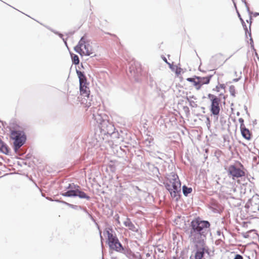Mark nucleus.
I'll use <instances>...</instances> for the list:
<instances>
[{"instance_id":"f257e3e1","label":"nucleus","mask_w":259,"mask_h":259,"mask_svg":"<svg viewBox=\"0 0 259 259\" xmlns=\"http://www.w3.org/2000/svg\"><path fill=\"white\" fill-rule=\"evenodd\" d=\"M210 223L207 221H201L199 218L193 220L190 225V231L189 237L194 243L205 245L204 239L209 231Z\"/></svg>"},{"instance_id":"f03ea898","label":"nucleus","mask_w":259,"mask_h":259,"mask_svg":"<svg viewBox=\"0 0 259 259\" xmlns=\"http://www.w3.org/2000/svg\"><path fill=\"white\" fill-rule=\"evenodd\" d=\"M181 187V184L178 175L174 173L169 175L165 183V187L169 192L171 196L177 200L179 197Z\"/></svg>"},{"instance_id":"7ed1b4c3","label":"nucleus","mask_w":259,"mask_h":259,"mask_svg":"<svg viewBox=\"0 0 259 259\" xmlns=\"http://www.w3.org/2000/svg\"><path fill=\"white\" fill-rule=\"evenodd\" d=\"M242 168L237 167L235 165H230L228 168L227 172L230 177H231L233 180H237L238 184L245 185L247 184L246 173L244 170L242 165Z\"/></svg>"},{"instance_id":"20e7f679","label":"nucleus","mask_w":259,"mask_h":259,"mask_svg":"<svg viewBox=\"0 0 259 259\" xmlns=\"http://www.w3.org/2000/svg\"><path fill=\"white\" fill-rule=\"evenodd\" d=\"M74 50L80 55L89 56L93 53V48L85 36L81 37Z\"/></svg>"},{"instance_id":"39448f33","label":"nucleus","mask_w":259,"mask_h":259,"mask_svg":"<svg viewBox=\"0 0 259 259\" xmlns=\"http://www.w3.org/2000/svg\"><path fill=\"white\" fill-rule=\"evenodd\" d=\"M76 73L79 80V90L80 95L85 97L89 98L90 94L89 88L88 87V83L85 76L80 71L76 70Z\"/></svg>"},{"instance_id":"423d86ee","label":"nucleus","mask_w":259,"mask_h":259,"mask_svg":"<svg viewBox=\"0 0 259 259\" xmlns=\"http://www.w3.org/2000/svg\"><path fill=\"white\" fill-rule=\"evenodd\" d=\"M11 138L14 140V145L16 149L20 148L25 143L26 137L23 131H12Z\"/></svg>"},{"instance_id":"0eeeda50","label":"nucleus","mask_w":259,"mask_h":259,"mask_svg":"<svg viewBox=\"0 0 259 259\" xmlns=\"http://www.w3.org/2000/svg\"><path fill=\"white\" fill-rule=\"evenodd\" d=\"M208 98L211 101L210 112L213 115H219L221 110V99L216 96L211 94L208 95Z\"/></svg>"},{"instance_id":"6e6552de","label":"nucleus","mask_w":259,"mask_h":259,"mask_svg":"<svg viewBox=\"0 0 259 259\" xmlns=\"http://www.w3.org/2000/svg\"><path fill=\"white\" fill-rule=\"evenodd\" d=\"M108 244L110 248L117 251H120L123 249L121 243L119 242L117 238L113 236L109 231H107Z\"/></svg>"},{"instance_id":"1a4fd4ad","label":"nucleus","mask_w":259,"mask_h":259,"mask_svg":"<svg viewBox=\"0 0 259 259\" xmlns=\"http://www.w3.org/2000/svg\"><path fill=\"white\" fill-rule=\"evenodd\" d=\"M62 195L66 197L78 196L80 198H85L87 200L90 199V196H88L84 192L81 191L78 189L69 190L63 193Z\"/></svg>"},{"instance_id":"9d476101","label":"nucleus","mask_w":259,"mask_h":259,"mask_svg":"<svg viewBox=\"0 0 259 259\" xmlns=\"http://www.w3.org/2000/svg\"><path fill=\"white\" fill-rule=\"evenodd\" d=\"M226 60L225 57L223 55L219 54L214 57L213 61L216 66L220 67L224 64Z\"/></svg>"},{"instance_id":"9b49d317","label":"nucleus","mask_w":259,"mask_h":259,"mask_svg":"<svg viewBox=\"0 0 259 259\" xmlns=\"http://www.w3.org/2000/svg\"><path fill=\"white\" fill-rule=\"evenodd\" d=\"M240 130L242 136L246 140H250L251 138V133L249 130L245 127L244 123L241 124Z\"/></svg>"},{"instance_id":"f8f14e48","label":"nucleus","mask_w":259,"mask_h":259,"mask_svg":"<svg viewBox=\"0 0 259 259\" xmlns=\"http://www.w3.org/2000/svg\"><path fill=\"white\" fill-rule=\"evenodd\" d=\"M124 226L128 228L132 232H137L138 228L129 219H126L123 223Z\"/></svg>"},{"instance_id":"ddd939ff","label":"nucleus","mask_w":259,"mask_h":259,"mask_svg":"<svg viewBox=\"0 0 259 259\" xmlns=\"http://www.w3.org/2000/svg\"><path fill=\"white\" fill-rule=\"evenodd\" d=\"M211 76H207L206 77L197 76L196 78L199 82V85H200V89L201 88L203 84H208L209 83Z\"/></svg>"},{"instance_id":"4468645a","label":"nucleus","mask_w":259,"mask_h":259,"mask_svg":"<svg viewBox=\"0 0 259 259\" xmlns=\"http://www.w3.org/2000/svg\"><path fill=\"white\" fill-rule=\"evenodd\" d=\"M202 248L198 249L195 254V259H202L204 254V250H205V247L204 245L203 246H201Z\"/></svg>"},{"instance_id":"2eb2a0df","label":"nucleus","mask_w":259,"mask_h":259,"mask_svg":"<svg viewBox=\"0 0 259 259\" xmlns=\"http://www.w3.org/2000/svg\"><path fill=\"white\" fill-rule=\"evenodd\" d=\"M197 77V76H194V77L187 78V80L189 82H192L195 89L197 90H199L200 85H199V82L198 81V79L196 78Z\"/></svg>"},{"instance_id":"dca6fc26","label":"nucleus","mask_w":259,"mask_h":259,"mask_svg":"<svg viewBox=\"0 0 259 259\" xmlns=\"http://www.w3.org/2000/svg\"><path fill=\"white\" fill-rule=\"evenodd\" d=\"M108 125V122L104 120L100 123V128L104 134L109 133Z\"/></svg>"},{"instance_id":"f3484780","label":"nucleus","mask_w":259,"mask_h":259,"mask_svg":"<svg viewBox=\"0 0 259 259\" xmlns=\"http://www.w3.org/2000/svg\"><path fill=\"white\" fill-rule=\"evenodd\" d=\"M0 151L2 152L5 154H8L9 153V149L7 145L4 143L2 141L0 140Z\"/></svg>"},{"instance_id":"a211bd4d","label":"nucleus","mask_w":259,"mask_h":259,"mask_svg":"<svg viewBox=\"0 0 259 259\" xmlns=\"http://www.w3.org/2000/svg\"><path fill=\"white\" fill-rule=\"evenodd\" d=\"M183 193L185 196H187L189 194L191 193L192 191L191 188H188L186 186L183 187Z\"/></svg>"},{"instance_id":"6ab92c4d","label":"nucleus","mask_w":259,"mask_h":259,"mask_svg":"<svg viewBox=\"0 0 259 259\" xmlns=\"http://www.w3.org/2000/svg\"><path fill=\"white\" fill-rule=\"evenodd\" d=\"M72 58L73 62L74 63V64H75L76 65L79 64V58L77 55H74L73 56H72Z\"/></svg>"},{"instance_id":"aec40b11","label":"nucleus","mask_w":259,"mask_h":259,"mask_svg":"<svg viewBox=\"0 0 259 259\" xmlns=\"http://www.w3.org/2000/svg\"><path fill=\"white\" fill-rule=\"evenodd\" d=\"M236 77H237L234 78L233 79V80L234 81H235V82L237 81H238L240 79V78L241 77V73H240L239 75H236Z\"/></svg>"},{"instance_id":"412c9836","label":"nucleus","mask_w":259,"mask_h":259,"mask_svg":"<svg viewBox=\"0 0 259 259\" xmlns=\"http://www.w3.org/2000/svg\"><path fill=\"white\" fill-rule=\"evenodd\" d=\"M230 92L231 93L232 95L234 96V93H235V88L234 86H231L230 87Z\"/></svg>"},{"instance_id":"4be33fe9","label":"nucleus","mask_w":259,"mask_h":259,"mask_svg":"<svg viewBox=\"0 0 259 259\" xmlns=\"http://www.w3.org/2000/svg\"><path fill=\"white\" fill-rule=\"evenodd\" d=\"M234 259H243V256L240 254H236Z\"/></svg>"},{"instance_id":"5701e85b","label":"nucleus","mask_w":259,"mask_h":259,"mask_svg":"<svg viewBox=\"0 0 259 259\" xmlns=\"http://www.w3.org/2000/svg\"><path fill=\"white\" fill-rule=\"evenodd\" d=\"M239 121L241 123V124L243 123V119L242 118H239Z\"/></svg>"},{"instance_id":"b1692460","label":"nucleus","mask_w":259,"mask_h":259,"mask_svg":"<svg viewBox=\"0 0 259 259\" xmlns=\"http://www.w3.org/2000/svg\"><path fill=\"white\" fill-rule=\"evenodd\" d=\"M84 104H86L87 106H91V103H89L88 104L87 103H84Z\"/></svg>"},{"instance_id":"393cba45","label":"nucleus","mask_w":259,"mask_h":259,"mask_svg":"<svg viewBox=\"0 0 259 259\" xmlns=\"http://www.w3.org/2000/svg\"><path fill=\"white\" fill-rule=\"evenodd\" d=\"M186 99H187V100L189 102H190V99H189V97H186Z\"/></svg>"},{"instance_id":"a878e982","label":"nucleus","mask_w":259,"mask_h":259,"mask_svg":"<svg viewBox=\"0 0 259 259\" xmlns=\"http://www.w3.org/2000/svg\"><path fill=\"white\" fill-rule=\"evenodd\" d=\"M240 19L241 21H242V24H243V23H244V22H243V20H242V18H240Z\"/></svg>"},{"instance_id":"bb28decb","label":"nucleus","mask_w":259,"mask_h":259,"mask_svg":"<svg viewBox=\"0 0 259 259\" xmlns=\"http://www.w3.org/2000/svg\"><path fill=\"white\" fill-rule=\"evenodd\" d=\"M117 221H118V223L119 224L120 223L119 221L118 220Z\"/></svg>"}]
</instances>
